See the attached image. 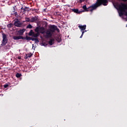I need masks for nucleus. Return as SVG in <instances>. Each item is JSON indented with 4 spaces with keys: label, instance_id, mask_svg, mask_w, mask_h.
Instances as JSON below:
<instances>
[{
    "label": "nucleus",
    "instance_id": "f257e3e1",
    "mask_svg": "<svg viewBox=\"0 0 127 127\" xmlns=\"http://www.w3.org/2000/svg\"><path fill=\"white\" fill-rule=\"evenodd\" d=\"M101 4H103V3L97 0L95 3L91 5L89 7L87 8V6L84 5L82 6V8H83L84 11H91L92 12L93 10H95V9H97V7L101 6Z\"/></svg>",
    "mask_w": 127,
    "mask_h": 127
},
{
    "label": "nucleus",
    "instance_id": "f03ea898",
    "mask_svg": "<svg viewBox=\"0 0 127 127\" xmlns=\"http://www.w3.org/2000/svg\"><path fill=\"white\" fill-rule=\"evenodd\" d=\"M49 30L52 32V33H54L55 32V31L56 30L57 32H60V30H59V28L57 27V26L55 25H51L49 26Z\"/></svg>",
    "mask_w": 127,
    "mask_h": 127
},
{
    "label": "nucleus",
    "instance_id": "7ed1b4c3",
    "mask_svg": "<svg viewBox=\"0 0 127 127\" xmlns=\"http://www.w3.org/2000/svg\"><path fill=\"white\" fill-rule=\"evenodd\" d=\"M2 41L1 45V46H5L6 45V43H7V41H8V40L7 39V37H6V35H5V34H2Z\"/></svg>",
    "mask_w": 127,
    "mask_h": 127
},
{
    "label": "nucleus",
    "instance_id": "20e7f679",
    "mask_svg": "<svg viewBox=\"0 0 127 127\" xmlns=\"http://www.w3.org/2000/svg\"><path fill=\"white\" fill-rule=\"evenodd\" d=\"M14 25L16 27H21L22 26V23L17 19V21L14 22Z\"/></svg>",
    "mask_w": 127,
    "mask_h": 127
},
{
    "label": "nucleus",
    "instance_id": "39448f33",
    "mask_svg": "<svg viewBox=\"0 0 127 127\" xmlns=\"http://www.w3.org/2000/svg\"><path fill=\"white\" fill-rule=\"evenodd\" d=\"M37 21H38V16L31 17L30 22H37Z\"/></svg>",
    "mask_w": 127,
    "mask_h": 127
},
{
    "label": "nucleus",
    "instance_id": "423d86ee",
    "mask_svg": "<svg viewBox=\"0 0 127 127\" xmlns=\"http://www.w3.org/2000/svg\"><path fill=\"white\" fill-rule=\"evenodd\" d=\"M26 30L25 29H22L18 31V35H20V36H21V35H23V33L25 32Z\"/></svg>",
    "mask_w": 127,
    "mask_h": 127
},
{
    "label": "nucleus",
    "instance_id": "0eeeda50",
    "mask_svg": "<svg viewBox=\"0 0 127 127\" xmlns=\"http://www.w3.org/2000/svg\"><path fill=\"white\" fill-rule=\"evenodd\" d=\"M71 11L75 12V13H78L80 14L81 12H84V10L83 11H79L78 9H71Z\"/></svg>",
    "mask_w": 127,
    "mask_h": 127
},
{
    "label": "nucleus",
    "instance_id": "6e6552de",
    "mask_svg": "<svg viewBox=\"0 0 127 127\" xmlns=\"http://www.w3.org/2000/svg\"><path fill=\"white\" fill-rule=\"evenodd\" d=\"M23 37L20 35L18 36H14L13 37V39H14V40H19V39H23Z\"/></svg>",
    "mask_w": 127,
    "mask_h": 127
},
{
    "label": "nucleus",
    "instance_id": "1a4fd4ad",
    "mask_svg": "<svg viewBox=\"0 0 127 127\" xmlns=\"http://www.w3.org/2000/svg\"><path fill=\"white\" fill-rule=\"evenodd\" d=\"M100 2H102L103 5H107L108 4V0H97Z\"/></svg>",
    "mask_w": 127,
    "mask_h": 127
},
{
    "label": "nucleus",
    "instance_id": "9d476101",
    "mask_svg": "<svg viewBox=\"0 0 127 127\" xmlns=\"http://www.w3.org/2000/svg\"><path fill=\"white\" fill-rule=\"evenodd\" d=\"M86 27L87 26L86 25H79L78 26V27H79V29H80L81 31H83L85 30V29H86Z\"/></svg>",
    "mask_w": 127,
    "mask_h": 127
},
{
    "label": "nucleus",
    "instance_id": "9b49d317",
    "mask_svg": "<svg viewBox=\"0 0 127 127\" xmlns=\"http://www.w3.org/2000/svg\"><path fill=\"white\" fill-rule=\"evenodd\" d=\"M43 27H36V28L35 29V32L38 33L39 32V31H40V30H43Z\"/></svg>",
    "mask_w": 127,
    "mask_h": 127
},
{
    "label": "nucleus",
    "instance_id": "f8f14e48",
    "mask_svg": "<svg viewBox=\"0 0 127 127\" xmlns=\"http://www.w3.org/2000/svg\"><path fill=\"white\" fill-rule=\"evenodd\" d=\"M27 8H28V7L25 6L24 7H23V6H22L21 8V12H23V13H24V12H25V11H26V9H27Z\"/></svg>",
    "mask_w": 127,
    "mask_h": 127
},
{
    "label": "nucleus",
    "instance_id": "ddd939ff",
    "mask_svg": "<svg viewBox=\"0 0 127 127\" xmlns=\"http://www.w3.org/2000/svg\"><path fill=\"white\" fill-rule=\"evenodd\" d=\"M46 35L47 37H51L52 36V33H51V31H50V30L47 31L46 32Z\"/></svg>",
    "mask_w": 127,
    "mask_h": 127
},
{
    "label": "nucleus",
    "instance_id": "4468645a",
    "mask_svg": "<svg viewBox=\"0 0 127 127\" xmlns=\"http://www.w3.org/2000/svg\"><path fill=\"white\" fill-rule=\"evenodd\" d=\"M54 41H55L54 39H51L49 41V44L51 46L53 45V44H54Z\"/></svg>",
    "mask_w": 127,
    "mask_h": 127
},
{
    "label": "nucleus",
    "instance_id": "2eb2a0df",
    "mask_svg": "<svg viewBox=\"0 0 127 127\" xmlns=\"http://www.w3.org/2000/svg\"><path fill=\"white\" fill-rule=\"evenodd\" d=\"M40 34L39 33V32H38L37 33H35L34 32V34H33L32 36H33V37L37 38V37H38V36H39Z\"/></svg>",
    "mask_w": 127,
    "mask_h": 127
},
{
    "label": "nucleus",
    "instance_id": "dca6fc26",
    "mask_svg": "<svg viewBox=\"0 0 127 127\" xmlns=\"http://www.w3.org/2000/svg\"><path fill=\"white\" fill-rule=\"evenodd\" d=\"M32 56V54H26V56L25 59H28V58H30Z\"/></svg>",
    "mask_w": 127,
    "mask_h": 127
},
{
    "label": "nucleus",
    "instance_id": "f3484780",
    "mask_svg": "<svg viewBox=\"0 0 127 127\" xmlns=\"http://www.w3.org/2000/svg\"><path fill=\"white\" fill-rule=\"evenodd\" d=\"M33 34H34V32H33V30H31L29 33V36H33Z\"/></svg>",
    "mask_w": 127,
    "mask_h": 127
},
{
    "label": "nucleus",
    "instance_id": "a211bd4d",
    "mask_svg": "<svg viewBox=\"0 0 127 127\" xmlns=\"http://www.w3.org/2000/svg\"><path fill=\"white\" fill-rule=\"evenodd\" d=\"M13 25H14L12 23H10L7 25V27H8V28H11Z\"/></svg>",
    "mask_w": 127,
    "mask_h": 127
},
{
    "label": "nucleus",
    "instance_id": "6ab92c4d",
    "mask_svg": "<svg viewBox=\"0 0 127 127\" xmlns=\"http://www.w3.org/2000/svg\"><path fill=\"white\" fill-rule=\"evenodd\" d=\"M31 37H28L27 36H26V37H23V40H31Z\"/></svg>",
    "mask_w": 127,
    "mask_h": 127
},
{
    "label": "nucleus",
    "instance_id": "aec40b11",
    "mask_svg": "<svg viewBox=\"0 0 127 127\" xmlns=\"http://www.w3.org/2000/svg\"><path fill=\"white\" fill-rule=\"evenodd\" d=\"M25 21L26 22H30L31 21V19L28 17H26L25 18Z\"/></svg>",
    "mask_w": 127,
    "mask_h": 127
},
{
    "label": "nucleus",
    "instance_id": "412c9836",
    "mask_svg": "<svg viewBox=\"0 0 127 127\" xmlns=\"http://www.w3.org/2000/svg\"><path fill=\"white\" fill-rule=\"evenodd\" d=\"M4 49L6 50V49H10V46H9V45H7L6 46H5L4 47Z\"/></svg>",
    "mask_w": 127,
    "mask_h": 127
},
{
    "label": "nucleus",
    "instance_id": "4be33fe9",
    "mask_svg": "<svg viewBox=\"0 0 127 127\" xmlns=\"http://www.w3.org/2000/svg\"><path fill=\"white\" fill-rule=\"evenodd\" d=\"M84 32H87V30H84L82 31V34H81V35L80 37V38H82V37H83V35H84Z\"/></svg>",
    "mask_w": 127,
    "mask_h": 127
},
{
    "label": "nucleus",
    "instance_id": "5701e85b",
    "mask_svg": "<svg viewBox=\"0 0 127 127\" xmlns=\"http://www.w3.org/2000/svg\"><path fill=\"white\" fill-rule=\"evenodd\" d=\"M16 77L17 78H20V77H21V74H20V73H16Z\"/></svg>",
    "mask_w": 127,
    "mask_h": 127
},
{
    "label": "nucleus",
    "instance_id": "b1692460",
    "mask_svg": "<svg viewBox=\"0 0 127 127\" xmlns=\"http://www.w3.org/2000/svg\"><path fill=\"white\" fill-rule=\"evenodd\" d=\"M33 26L31 25V24H29L27 26V28H29L30 29H31L32 28Z\"/></svg>",
    "mask_w": 127,
    "mask_h": 127
},
{
    "label": "nucleus",
    "instance_id": "393cba45",
    "mask_svg": "<svg viewBox=\"0 0 127 127\" xmlns=\"http://www.w3.org/2000/svg\"><path fill=\"white\" fill-rule=\"evenodd\" d=\"M34 41H35V43H36V42H39V40H38V38H36L35 39Z\"/></svg>",
    "mask_w": 127,
    "mask_h": 127
},
{
    "label": "nucleus",
    "instance_id": "a878e982",
    "mask_svg": "<svg viewBox=\"0 0 127 127\" xmlns=\"http://www.w3.org/2000/svg\"><path fill=\"white\" fill-rule=\"evenodd\" d=\"M3 87L4 88H7V87H8V84H4Z\"/></svg>",
    "mask_w": 127,
    "mask_h": 127
},
{
    "label": "nucleus",
    "instance_id": "bb28decb",
    "mask_svg": "<svg viewBox=\"0 0 127 127\" xmlns=\"http://www.w3.org/2000/svg\"><path fill=\"white\" fill-rule=\"evenodd\" d=\"M31 40H32V41H34L35 40V38L31 37Z\"/></svg>",
    "mask_w": 127,
    "mask_h": 127
},
{
    "label": "nucleus",
    "instance_id": "cd10ccee",
    "mask_svg": "<svg viewBox=\"0 0 127 127\" xmlns=\"http://www.w3.org/2000/svg\"><path fill=\"white\" fill-rule=\"evenodd\" d=\"M43 45L44 46H46V45H47V44H46L45 42H44V43H43Z\"/></svg>",
    "mask_w": 127,
    "mask_h": 127
},
{
    "label": "nucleus",
    "instance_id": "c85d7f7f",
    "mask_svg": "<svg viewBox=\"0 0 127 127\" xmlns=\"http://www.w3.org/2000/svg\"><path fill=\"white\" fill-rule=\"evenodd\" d=\"M18 59H19V60L21 59V57H18Z\"/></svg>",
    "mask_w": 127,
    "mask_h": 127
},
{
    "label": "nucleus",
    "instance_id": "c756f323",
    "mask_svg": "<svg viewBox=\"0 0 127 127\" xmlns=\"http://www.w3.org/2000/svg\"><path fill=\"white\" fill-rule=\"evenodd\" d=\"M122 0V1H125V2L127 1V0Z\"/></svg>",
    "mask_w": 127,
    "mask_h": 127
},
{
    "label": "nucleus",
    "instance_id": "7c9ffc66",
    "mask_svg": "<svg viewBox=\"0 0 127 127\" xmlns=\"http://www.w3.org/2000/svg\"><path fill=\"white\" fill-rule=\"evenodd\" d=\"M14 14H17V12H14Z\"/></svg>",
    "mask_w": 127,
    "mask_h": 127
},
{
    "label": "nucleus",
    "instance_id": "2f4dec72",
    "mask_svg": "<svg viewBox=\"0 0 127 127\" xmlns=\"http://www.w3.org/2000/svg\"><path fill=\"white\" fill-rule=\"evenodd\" d=\"M13 10H15V8L14 7H13Z\"/></svg>",
    "mask_w": 127,
    "mask_h": 127
}]
</instances>
